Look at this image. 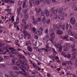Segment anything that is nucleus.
Here are the masks:
<instances>
[{
  "instance_id": "1",
  "label": "nucleus",
  "mask_w": 77,
  "mask_h": 77,
  "mask_svg": "<svg viewBox=\"0 0 77 77\" xmlns=\"http://www.w3.org/2000/svg\"><path fill=\"white\" fill-rule=\"evenodd\" d=\"M66 47H64V51H68V49H69L71 48V45L69 43H66Z\"/></svg>"
},
{
  "instance_id": "2",
  "label": "nucleus",
  "mask_w": 77,
  "mask_h": 77,
  "mask_svg": "<svg viewBox=\"0 0 77 77\" xmlns=\"http://www.w3.org/2000/svg\"><path fill=\"white\" fill-rule=\"evenodd\" d=\"M22 22L23 23H24V26H25L24 28H25V29H28L29 25L28 24L27 25V24H26V22H25V19H23L22 20Z\"/></svg>"
},
{
  "instance_id": "3",
  "label": "nucleus",
  "mask_w": 77,
  "mask_h": 77,
  "mask_svg": "<svg viewBox=\"0 0 77 77\" xmlns=\"http://www.w3.org/2000/svg\"><path fill=\"white\" fill-rule=\"evenodd\" d=\"M45 14L47 17H48V16H49V15H50V14H49L50 11H49V10L47 9V8H45Z\"/></svg>"
},
{
  "instance_id": "4",
  "label": "nucleus",
  "mask_w": 77,
  "mask_h": 77,
  "mask_svg": "<svg viewBox=\"0 0 77 77\" xmlns=\"http://www.w3.org/2000/svg\"><path fill=\"white\" fill-rule=\"evenodd\" d=\"M61 54H62V55L64 56V57H68V58H71V56L69 54H68L67 55H65V53L63 52H61Z\"/></svg>"
},
{
  "instance_id": "5",
  "label": "nucleus",
  "mask_w": 77,
  "mask_h": 77,
  "mask_svg": "<svg viewBox=\"0 0 77 77\" xmlns=\"http://www.w3.org/2000/svg\"><path fill=\"white\" fill-rule=\"evenodd\" d=\"M40 18L42 20V23L45 24V23H46V19H45V18L43 16H41Z\"/></svg>"
},
{
  "instance_id": "6",
  "label": "nucleus",
  "mask_w": 77,
  "mask_h": 77,
  "mask_svg": "<svg viewBox=\"0 0 77 77\" xmlns=\"http://www.w3.org/2000/svg\"><path fill=\"white\" fill-rule=\"evenodd\" d=\"M29 3L31 7H32V6H35L34 0H30L29 1Z\"/></svg>"
},
{
  "instance_id": "7",
  "label": "nucleus",
  "mask_w": 77,
  "mask_h": 77,
  "mask_svg": "<svg viewBox=\"0 0 77 77\" xmlns=\"http://www.w3.org/2000/svg\"><path fill=\"white\" fill-rule=\"evenodd\" d=\"M70 22L72 24H75V21L74 17H72L70 19Z\"/></svg>"
},
{
  "instance_id": "8",
  "label": "nucleus",
  "mask_w": 77,
  "mask_h": 77,
  "mask_svg": "<svg viewBox=\"0 0 77 77\" xmlns=\"http://www.w3.org/2000/svg\"><path fill=\"white\" fill-rule=\"evenodd\" d=\"M18 57L20 59H22V60H24V59H26V57L24 56H23L20 54L18 55Z\"/></svg>"
},
{
  "instance_id": "9",
  "label": "nucleus",
  "mask_w": 77,
  "mask_h": 77,
  "mask_svg": "<svg viewBox=\"0 0 77 77\" xmlns=\"http://www.w3.org/2000/svg\"><path fill=\"white\" fill-rule=\"evenodd\" d=\"M68 26L70 28L69 29L70 30H71L72 29V27L71 26V25L69 24L68 26V23H66V30H68Z\"/></svg>"
},
{
  "instance_id": "10",
  "label": "nucleus",
  "mask_w": 77,
  "mask_h": 77,
  "mask_svg": "<svg viewBox=\"0 0 77 77\" xmlns=\"http://www.w3.org/2000/svg\"><path fill=\"white\" fill-rule=\"evenodd\" d=\"M68 34L69 35H70V36H74V35H75V32H72L71 30H70Z\"/></svg>"
},
{
  "instance_id": "11",
  "label": "nucleus",
  "mask_w": 77,
  "mask_h": 77,
  "mask_svg": "<svg viewBox=\"0 0 77 77\" xmlns=\"http://www.w3.org/2000/svg\"><path fill=\"white\" fill-rule=\"evenodd\" d=\"M22 71L23 72H25V73H23V75H24V76H26H26H27V73H26V70H25L23 69V68H22Z\"/></svg>"
},
{
  "instance_id": "12",
  "label": "nucleus",
  "mask_w": 77,
  "mask_h": 77,
  "mask_svg": "<svg viewBox=\"0 0 77 77\" xmlns=\"http://www.w3.org/2000/svg\"><path fill=\"white\" fill-rule=\"evenodd\" d=\"M39 32H40L41 35H42L44 30V28L42 26H41L39 28Z\"/></svg>"
},
{
  "instance_id": "13",
  "label": "nucleus",
  "mask_w": 77,
  "mask_h": 77,
  "mask_svg": "<svg viewBox=\"0 0 77 77\" xmlns=\"http://www.w3.org/2000/svg\"><path fill=\"white\" fill-rule=\"evenodd\" d=\"M57 33L58 35H62L63 34V32L61 30H58L57 31Z\"/></svg>"
},
{
  "instance_id": "14",
  "label": "nucleus",
  "mask_w": 77,
  "mask_h": 77,
  "mask_svg": "<svg viewBox=\"0 0 77 77\" xmlns=\"http://www.w3.org/2000/svg\"><path fill=\"white\" fill-rule=\"evenodd\" d=\"M9 74L11 77H17V76L14 75L13 72L11 71H9Z\"/></svg>"
},
{
  "instance_id": "15",
  "label": "nucleus",
  "mask_w": 77,
  "mask_h": 77,
  "mask_svg": "<svg viewBox=\"0 0 77 77\" xmlns=\"http://www.w3.org/2000/svg\"><path fill=\"white\" fill-rule=\"evenodd\" d=\"M35 3L36 6H38L40 4L39 0H35Z\"/></svg>"
},
{
  "instance_id": "16",
  "label": "nucleus",
  "mask_w": 77,
  "mask_h": 77,
  "mask_svg": "<svg viewBox=\"0 0 77 77\" xmlns=\"http://www.w3.org/2000/svg\"><path fill=\"white\" fill-rule=\"evenodd\" d=\"M28 7V5H26V2H24L23 3V8H27Z\"/></svg>"
},
{
  "instance_id": "17",
  "label": "nucleus",
  "mask_w": 77,
  "mask_h": 77,
  "mask_svg": "<svg viewBox=\"0 0 77 77\" xmlns=\"http://www.w3.org/2000/svg\"><path fill=\"white\" fill-rule=\"evenodd\" d=\"M32 23L35 25L37 24L38 23V21H37V19H34V20H32Z\"/></svg>"
},
{
  "instance_id": "18",
  "label": "nucleus",
  "mask_w": 77,
  "mask_h": 77,
  "mask_svg": "<svg viewBox=\"0 0 77 77\" xmlns=\"http://www.w3.org/2000/svg\"><path fill=\"white\" fill-rule=\"evenodd\" d=\"M36 29L35 27H33L31 29V31L32 33H35L36 32Z\"/></svg>"
},
{
  "instance_id": "19",
  "label": "nucleus",
  "mask_w": 77,
  "mask_h": 77,
  "mask_svg": "<svg viewBox=\"0 0 77 77\" xmlns=\"http://www.w3.org/2000/svg\"><path fill=\"white\" fill-rule=\"evenodd\" d=\"M58 17L60 20H63L64 19V17L61 15H58Z\"/></svg>"
},
{
  "instance_id": "20",
  "label": "nucleus",
  "mask_w": 77,
  "mask_h": 77,
  "mask_svg": "<svg viewBox=\"0 0 77 77\" xmlns=\"http://www.w3.org/2000/svg\"><path fill=\"white\" fill-rule=\"evenodd\" d=\"M19 23V17H17L16 19V22L14 23V24H17Z\"/></svg>"
},
{
  "instance_id": "21",
  "label": "nucleus",
  "mask_w": 77,
  "mask_h": 77,
  "mask_svg": "<svg viewBox=\"0 0 77 77\" xmlns=\"http://www.w3.org/2000/svg\"><path fill=\"white\" fill-rule=\"evenodd\" d=\"M24 17L25 20H28L29 19V16L28 14H26L24 16Z\"/></svg>"
},
{
  "instance_id": "22",
  "label": "nucleus",
  "mask_w": 77,
  "mask_h": 77,
  "mask_svg": "<svg viewBox=\"0 0 77 77\" xmlns=\"http://www.w3.org/2000/svg\"><path fill=\"white\" fill-rule=\"evenodd\" d=\"M51 36L52 37V38H54L55 37V34H54V32L51 33Z\"/></svg>"
},
{
  "instance_id": "23",
  "label": "nucleus",
  "mask_w": 77,
  "mask_h": 77,
  "mask_svg": "<svg viewBox=\"0 0 77 77\" xmlns=\"http://www.w3.org/2000/svg\"><path fill=\"white\" fill-rule=\"evenodd\" d=\"M13 69H14L15 70H19V68L16 66H14L13 67Z\"/></svg>"
},
{
  "instance_id": "24",
  "label": "nucleus",
  "mask_w": 77,
  "mask_h": 77,
  "mask_svg": "<svg viewBox=\"0 0 77 77\" xmlns=\"http://www.w3.org/2000/svg\"><path fill=\"white\" fill-rule=\"evenodd\" d=\"M28 49L29 51L30 52H32V47L30 46L28 47Z\"/></svg>"
},
{
  "instance_id": "25",
  "label": "nucleus",
  "mask_w": 77,
  "mask_h": 77,
  "mask_svg": "<svg viewBox=\"0 0 77 77\" xmlns=\"http://www.w3.org/2000/svg\"><path fill=\"white\" fill-rule=\"evenodd\" d=\"M32 27H33V26L32 25H28V29L29 30H31V29H32Z\"/></svg>"
},
{
  "instance_id": "26",
  "label": "nucleus",
  "mask_w": 77,
  "mask_h": 77,
  "mask_svg": "<svg viewBox=\"0 0 77 77\" xmlns=\"http://www.w3.org/2000/svg\"><path fill=\"white\" fill-rule=\"evenodd\" d=\"M8 1L11 4H14L15 3V2L13 0H9Z\"/></svg>"
},
{
  "instance_id": "27",
  "label": "nucleus",
  "mask_w": 77,
  "mask_h": 77,
  "mask_svg": "<svg viewBox=\"0 0 77 77\" xmlns=\"http://www.w3.org/2000/svg\"><path fill=\"white\" fill-rule=\"evenodd\" d=\"M62 29L64 30H65L66 29V27H65V24H63L62 26Z\"/></svg>"
},
{
  "instance_id": "28",
  "label": "nucleus",
  "mask_w": 77,
  "mask_h": 77,
  "mask_svg": "<svg viewBox=\"0 0 77 77\" xmlns=\"http://www.w3.org/2000/svg\"><path fill=\"white\" fill-rule=\"evenodd\" d=\"M26 66H25L24 68L25 70H27L28 69H29V65H28L26 64Z\"/></svg>"
},
{
  "instance_id": "29",
  "label": "nucleus",
  "mask_w": 77,
  "mask_h": 77,
  "mask_svg": "<svg viewBox=\"0 0 77 77\" xmlns=\"http://www.w3.org/2000/svg\"><path fill=\"white\" fill-rule=\"evenodd\" d=\"M36 9L37 13H39V12L41 11V9L40 8H39V9H38V8H36Z\"/></svg>"
},
{
  "instance_id": "30",
  "label": "nucleus",
  "mask_w": 77,
  "mask_h": 77,
  "mask_svg": "<svg viewBox=\"0 0 77 77\" xmlns=\"http://www.w3.org/2000/svg\"><path fill=\"white\" fill-rule=\"evenodd\" d=\"M29 10V8H27L26 9H25L23 11L24 13V14H26V12H27V11H28Z\"/></svg>"
},
{
  "instance_id": "31",
  "label": "nucleus",
  "mask_w": 77,
  "mask_h": 77,
  "mask_svg": "<svg viewBox=\"0 0 77 77\" xmlns=\"http://www.w3.org/2000/svg\"><path fill=\"white\" fill-rule=\"evenodd\" d=\"M23 34L25 36H27V35H28V33L25 31H23Z\"/></svg>"
},
{
  "instance_id": "32",
  "label": "nucleus",
  "mask_w": 77,
  "mask_h": 77,
  "mask_svg": "<svg viewBox=\"0 0 77 77\" xmlns=\"http://www.w3.org/2000/svg\"><path fill=\"white\" fill-rule=\"evenodd\" d=\"M29 44H30V45H31V43H30V42H29L28 41H26V46L28 45H29Z\"/></svg>"
},
{
  "instance_id": "33",
  "label": "nucleus",
  "mask_w": 77,
  "mask_h": 77,
  "mask_svg": "<svg viewBox=\"0 0 77 77\" xmlns=\"http://www.w3.org/2000/svg\"><path fill=\"white\" fill-rule=\"evenodd\" d=\"M55 9H54V8H51V12L53 13V12L54 11Z\"/></svg>"
},
{
  "instance_id": "34",
  "label": "nucleus",
  "mask_w": 77,
  "mask_h": 77,
  "mask_svg": "<svg viewBox=\"0 0 77 77\" xmlns=\"http://www.w3.org/2000/svg\"><path fill=\"white\" fill-rule=\"evenodd\" d=\"M3 57L4 58V59H9L10 58V57L8 56H4Z\"/></svg>"
},
{
  "instance_id": "35",
  "label": "nucleus",
  "mask_w": 77,
  "mask_h": 77,
  "mask_svg": "<svg viewBox=\"0 0 77 77\" xmlns=\"http://www.w3.org/2000/svg\"><path fill=\"white\" fill-rule=\"evenodd\" d=\"M40 34H41V32L39 31V30L36 32V34L37 35H39Z\"/></svg>"
},
{
  "instance_id": "36",
  "label": "nucleus",
  "mask_w": 77,
  "mask_h": 77,
  "mask_svg": "<svg viewBox=\"0 0 77 77\" xmlns=\"http://www.w3.org/2000/svg\"><path fill=\"white\" fill-rule=\"evenodd\" d=\"M77 51V49L74 48H73L72 49V51L73 52H75Z\"/></svg>"
},
{
  "instance_id": "37",
  "label": "nucleus",
  "mask_w": 77,
  "mask_h": 77,
  "mask_svg": "<svg viewBox=\"0 0 77 77\" xmlns=\"http://www.w3.org/2000/svg\"><path fill=\"white\" fill-rule=\"evenodd\" d=\"M75 48V44H72L71 45V48Z\"/></svg>"
},
{
  "instance_id": "38",
  "label": "nucleus",
  "mask_w": 77,
  "mask_h": 77,
  "mask_svg": "<svg viewBox=\"0 0 77 77\" xmlns=\"http://www.w3.org/2000/svg\"><path fill=\"white\" fill-rule=\"evenodd\" d=\"M62 65L63 66H66V65H67L66 63H62Z\"/></svg>"
},
{
  "instance_id": "39",
  "label": "nucleus",
  "mask_w": 77,
  "mask_h": 77,
  "mask_svg": "<svg viewBox=\"0 0 77 77\" xmlns=\"http://www.w3.org/2000/svg\"><path fill=\"white\" fill-rule=\"evenodd\" d=\"M57 10H54V11L53 13V14H57Z\"/></svg>"
},
{
  "instance_id": "40",
  "label": "nucleus",
  "mask_w": 77,
  "mask_h": 77,
  "mask_svg": "<svg viewBox=\"0 0 77 77\" xmlns=\"http://www.w3.org/2000/svg\"><path fill=\"white\" fill-rule=\"evenodd\" d=\"M51 2V0H47L46 1L47 4H50V2Z\"/></svg>"
},
{
  "instance_id": "41",
  "label": "nucleus",
  "mask_w": 77,
  "mask_h": 77,
  "mask_svg": "<svg viewBox=\"0 0 77 77\" xmlns=\"http://www.w3.org/2000/svg\"><path fill=\"white\" fill-rule=\"evenodd\" d=\"M3 60H4V59H3V57H2L0 56V62H2V61H3Z\"/></svg>"
},
{
  "instance_id": "42",
  "label": "nucleus",
  "mask_w": 77,
  "mask_h": 77,
  "mask_svg": "<svg viewBox=\"0 0 77 77\" xmlns=\"http://www.w3.org/2000/svg\"><path fill=\"white\" fill-rule=\"evenodd\" d=\"M27 36H28V39H30V38H31V35L30 34H28Z\"/></svg>"
},
{
  "instance_id": "43",
  "label": "nucleus",
  "mask_w": 77,
  "mask_h": 77,
  "mask_svg": "<svg viewBox=\"0 0 77 77\" xmlns=\"http://www.w3.org/2000/svg\"><path fill=\"white\" fill-rule=\"evenodd\" d=\"M63 15L64 17H67V14H66L65 13H63Z\"/></svg>"
},
{
  "instance_id": "44",
  "label": "nucleus",
  "mask_w": 77,
  "mask_h": 77,
  "mask_svg": "<svg viewBox=\"0 0 77 77\" xmlns=\"http://www.w3.org/2000/svg\"><path fill=\"white\" fill-rule=\"evenodd\" d=\"M47 24H49L50 23V20L49 19H48V20H47Z\"/></svg>"
},
{
  "instance_id": "45",
  "label": "nucleus",
  "mask_w": 77,
  "mask_h": 77,
  "mask_svg": "<svg viewBox=\"0 0 77 77\" xmlns=\"http://www.w3.org/2000/svg\"><path fill=\"white\" fill-rule=\"evenodd\" d=\"M21 64H22V65H26L27 64H26V63H25V62L22 61Z\"/></svg>"
},
{
  "instance_id": "46",
  "label": "nucleus",
  "mask_w": 77,
  "mask_h": 77,
  "mask_svg": "<svg viewBox=\"0 0 77 77\" xmlns=\"http://www.w3.org/2000/svg\"><path fill=\"white\" fill-rule=\"evenodd\" d=\"M0 66L1 67H5V64H0Z\"/></svg>"
},
{
  "instance_id": "47",
  "label": "nucleus",
  "mask_w": 77,
  "mask_h": 77,
  "mask_svg": "<svg viewBox=\"0 0 77 77\" xmlns=\"http://www.w3.org/2000/svg\"><path fill=\"white\" fill-rule=\"evenodd\" d=\"M17 11L19 12H20V11H21V7H19Z\"/></svg>"
},
{
  "instance_id": "48",
  "label": "nucleus",
  "mask_w": 77,
  "mask_h": 77,
  "mask_svg": "<svg viewBox=\"0 0 77 77\" xmlns=\"http://www.w3.org/2000/svg\"><path fill=\"white\" fill-rule=\"evenodd\" d=\"M15 74L16 75H18L19 74V72H15Z\"/></svg>"
},
{
  "instance_id": "49",
  "label": "nucleus",
  "mask_w": 77,
  "mask_h": 77,
  "mask_svg": "<svg viewBox=\"0 0 77 77\" xmlns=\"http://www.w3.org/2000/svg\"><path fill=\"white\" fill-rule=\"evenodd\" d=\"M23 61H22V60H19V61H18V62H19V64H21L22 63V62Z\"/></svg>"
},
{
  "instance_id": "50",
  "label": "nucleus",
  "mask_w": 77,
  "mask_h": 77,
  "mask_svg": "<svg viewBox=\"0 0 77 77\" xmlns=\"http://www.w3.org/2000/svg\"><path fill=\"white\" fill-rule=\"evenodd\" d=\"M66 65H67V64H68V65H69V64L70 63H71V61H67L66 62Z\"/></svg>"
},
{
  "instance_id": "51",
  "label": "nucleus",
  "mask_w": 77,
  "mask_h": 77,
  "mask_svg": "<svg viewBox=\"0 0 77 77\" xmlns=\"http://www.w3.org/2000/svg\"><path fill=\"white\" fill-rule=\"evenodd\" d=\"M45 33H48V29H47L45 31Z\"/></svg>"
},
{
  "instance_id": "52",
  "label": "nucleus",
  "mask_w": 77,
  "mask_h": 77,
  "mask_svg": "<svg viewBox=\"0 0 77 77\" xmlns=\"http://www.w3.org/2000/svg\"><path fill=\"white\" fill-rule=\"evenodd\" d=\"M34 38L35 39H38V36L36 35H35L34 36Z\"/></svg>"
},
{
  "instance_id": "53",
  "label": "nucleus",
  "mask_w": 77,
  "mask_h": 77,
  "mask_svg": "<svg viewBox=\"0 0 77 77\" xmlns=\"http://www.w3.org/2000/svg\"><path fill=\"white\" fill-rule=\"evenodd\" d=\"M57 48H59L60 47H62L60 46V45L59 44H57Z\"/></svg>"
},
{
  "instance_id": "54",
  "label": "nucleus",
  "mask_w": 77,
  "mask_h": 77,
  "mask_svg": "<svg viewBox=\"0 0 77 77\" xmlns=\"http://www.w3.org/2000/svg\"><path fill=\"white\" fill-rule=\"evenodd\" d=\"M14 16H13L11 17V20H12V21L13 22L14 21Z\"/></svg>"
},
{
  "instance_id": "55",
  "label": "nucleus",
  "mask_w": 77,
  "mask_h": 77,
  "mask_svg": "<svg viewBox=\"0 0 77 77\" xmlns=\"http://www.w3.org/2000/svg\"><path fill=\"white\" fill-rule=\"evenodd\" d=\"M19 74H24V73H23V72L21 71H20L19 72Z\"/></svg>"
},
{
  "instance_id": "56",
  "label": "nucleus",
  "mask_w": 77,
  "mask_h": 77,
  "mask_svg": "<svg viewBox=\"0 0 77 77\" xmlns=\"http://www.w3.org/2000/svg\"><path fill=\"white\" fill-rule=\"evenodd\" d=\"M59 51L61 52L62 51V47L59 48Z\"/></svg>"
},
{
  "instance_id": "57",
  "label": "nucleus",
  "mask_w": 77,
  "mask_h": 77,
  "mask_svg": "<svg viewBox=\"0 0 77 77\" xmlns=\"http://www.w3.org/2000/svg\"><path fill=\"white\" fill-rule=\"evenodd\" d=\"M70 40L72 41H74V39L72 37H70Z\"/></svg>"
},
{
  "instance_id": "58",
  "label": "nucleus",
  "mask_w": 77,
  "mask_h": 77,
  "mask_svg": "<svg viewBox=\"0 0 77 77\" xmlns=\"http://www.w3.org/2000/svg\"><path fill=\"white\" fill-rule=\"evenodd\" d=\"M5 77H11V76L9 75L5 74Z\"/></svg>"
},
{
  "instance_id": "59",
  "label": "nucleus",
  "mask_w": 77,
  "mask_h": 77,
  "mask_svg": "<svg viewBox=\"0 0 77 77\" xmlns=\"http://www.w3.org/2000/svg\"><path fill=\"white\" fill-rule=\"evenodd\" d=\"M36 69H37V70H38V71H39V70H40V69H40V68H39V67H36Z\"/></svg>"
},
{
  "instance_id": "60",
  "label": "nucleus",
  "mask_w": 77,
  "mask_h": 77,
  "mask_svg": "<svg viewBox=\"0 0 77 77\" xmlns=\"http://www.w3.org/2000/svg\"><path fill=\"white\" fill-rule=\"evenodd\" d=\"M22 4V1H19V5H21Z\"/></svg>"
},
{
  "instance_id": "61",
  "label": "nucleus",
  "mask_w": 77,
  "mask_h": 77,
  "mask_svg": "<svg viewBox=\"0 0 77 77\" xmlns=\"http://www.w3.org/2000/svg\"><path fill=\"white\" fill-rule=\"evenodd\" d=\"M3 45H5L3 44L2 43H1L0 44V47H2L3 46Z\"/></svg>"
},
{
  "instance_id": "62",
  "label": "nucleus",
  "mask_w": 77,
  "mask_h": 77,
  "mask_svg": "<svg viewBox=\"0 0 77 77\" xmlns=\"http://www.w3.org/2000/svg\"><path fill=\"white\" fill-rule=\"evenodd\" d=\"M47 76H48V77H50V74L49 73H47Z\"/></svg>"
},
{
  "instance_id": "63",
  "label": "nucleus",
  "mask_w": 77,
  "mask_h": 77,
  "mask_svg": "<svg viewBox=\"0 0 77 77\" xmlns=\"http://www.w3.org/2000/svg\"><path fill=\"white\" fill-rule=\"evenodd\" d=\"M10 56L11 57H15V56L12 55H10Z\"/></svg>"
},
{
  "instance_id": "64",
  "label": "nucleus",
  "mask_w": 77,
  "mask_h": 77,
  "mask_svg": "<svg viewBox=\"0 0 77 77\" xmlns=\"http://www.w3.org/2000/svg\"><path fill=\"white\" fill-rule=\"evenodd\" d=\"M75 36H74V38H75L76 39H77V34H75L74 35Z\"/></svg>"
}]
</instances>
